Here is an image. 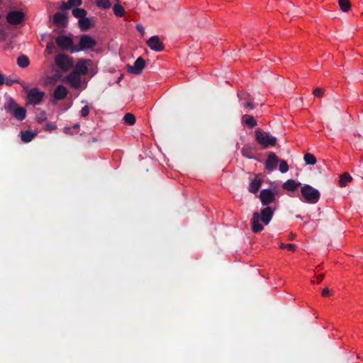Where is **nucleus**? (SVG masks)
<instances>
[{
	"mask_svg": "<svg viewBox=\"0 0 363 363\" xmlns=\"http://www.w3.org/2000/svg\"><path fill=\"white\" fill-rule=\"evenodd\" d=\"M89 113V107L88 106H84L81 110V116L82 117H86Z\"/></svg>",
	"mask_w": 363,
	"mask_h": 363,
	"instance_id": "obj_41",
	"label": "nucleus"
},
{
	"mask_svg": "<svg viewBox=\"0 0 363 363\" xmlns=\"http://www.w3.org/2000/svg\"><path fill=\"white\" fill-rule=\"evenodd\" d=\"M18 82V80L16 79H11L10 78H6L4 79V84H6L7 86H12L13 84Z\"/></svg>",
	"mask_w": 363,
	"mask_h": 363,
	"instance_id": "obj_43",
	"label": "nucleus"
},
{
	"mask_svg": "<svg viewBox=\"0 0 363 363\" xmlns=\"http://www.w3.org/2000/svg\"><path fill=\"white\" fill-rule=\"evenodd\" d=\"M338 4L343 12H348L351 9L350 0H338Z\"/></svg>",
	"mask_w": 363,
	"mask_h": 363,
	"instance_id": "obj_28",
	"label": "nucleus"
},
{
	"mask_svg": "<svg viewBox=\"0 0 363 363\" xmlns=\"http://www.w3.org/2000/svg\"><path fill=\"white\" fill-rule=\"evenodd\" d=\"M35 135L36 134L31 130L21 132V140L26 143L30 142L35 137Z\"/></svg>",
	"mask_w": 363,
	"mask_h": 363,
	"instance_id": "obj_24",
	"label": "nucleus"
},
{
	"mask_svg": "<svg viewBox=\"0 0 363 363\" xmlns=\"http://www.w3.org/2000/svg\"><path fill=\"white\" fill-rule=\"evenodd\" d=\"M55 65L63 72H68L74 65L72 57L65 54H58L55 57Z\"/></svg>",
	"mask_w": 363,
	"mask_h": 363,
	"instance_id": "obj_4",
	"label": "nucleus"
},
{
	"mask_svg": "<svg viewBox=\"0 0 363 363\" xmlns=\"http://www.w3.org/2000/svg\"><path fill=\"white\" fill-rule=\"evenodd\" d=\"M6 20L13 28H18L23 25L25 20V13L22 11H11L7 13Z\"/></svg>",
	"mask_w": 363,
	"mask_h": 363,
	"instance_id": "obj_5",
	"label": "nucleus"
},
{
	"mask_svg": "<svg viewBox=\"0 0 363 363\" xmlns=\"http://www.w3.org/2000/svg\"><path fill=\"white\" fill-rule=\"evenodd\" d=\"M79 28L82 31H87L95 26V22L89 18H84L78 21Z\"/></svg>",
	"mask_w": 363,
	"mask_h": 363,
	"instance_id": "obj_16",
	"label": "nucleus"
},
{
	"mask_svg": "<svg viewBox=\"0 0 363 363\" xmlns=\"http://www.w3.org/2000/svg\"><path fill=\"white\" fill-rule=\"evenodd\" d=\"M136 29L142 34V35L145 34V28L141 24H137Z\"/></svg>",
	"mask_w": 363,
	"mask_h": 363,
	"instance_id": "obj_44",
	"label": "nucleus"
},
{
	"mask_svg": "<svg viewBox=\"0 0 363 363\" xmlns=\"http://www.w3.org/2000/svg\"><path fill=\"white\" fill-rule=\"evenodd\" d=\"M67 83L74 89H79L82 86V79L79 74L72 72L66 77Z\"/></svg>",
	"mask_w": 363,
	"mask_h": 363,
	"instance_id": "obj_11",
	"label": "nucleus"
},
{
	"mask_svg": "<svg viewBox=\"0 0 363 363\" xmlns=\"http://www.w3.org/2000/svg\"><path fill=\"white\" fill-rule=\"evenodd\" d=\"M259 199L263 206H268L275 201V194L271 189H262L259 194Z\"/></svg>",
	"mask_w": 363,
	"mask_h": 363,
	"instance_id": "obj_9",
	"label": "nucleus"
},
{
	"mask_svg": "<svg viewBox=\"0 0 363 363\" xmlns=\"http://www.w3.org/2000/svg\"><path fill=\"white\" fill-rule=\"evenodd\" d=\"M29 59L26 55H21L18 57L17 64L20 67H27L29 65Z\"/></svg>",
	"mask_w": 363,
	"mask_h": 363,
	"instance_id": "obj_26",
	"label": "nucleus"
},
{
	"mask_svg": "<svg viewBox=\"0 0 363 363\" xmlns=\"http://www.w3.org/2000/svg\"><path fill=\"white\" fill-rule=\"evenodd\" d=\"M82 0H68V4L72 7L79 6L82 4Z\"/></svg>",
	"mask_w": 363,
	"mask_h": 363,
	"instance_id": "obj_39",
	"label": "nucleus"
},
{
	"mask_svg": "<svg viewBox=\"0 0 363 363\" xmlns=\"http://www.w3.org/2000/svg\"><path fill=\"white\" fill-rule=\"evenodd\" d=\"M44 96L43 91H40L38 88H32L28 91L27 98L30 104L37 105L42 101Z\"/></svg>",
	"mask_w": 363,
	"mask_h": 363,
	"instance_id": "obj_8",
	"label": "nucleus"
},
{
	"mask_svg": "<svg viewBox=\"0 0 363 363\" xmlns=\"http://www.w3.org/2000/svg\"><path fill=\"white\" fill-rule=\"evenodd\" d=\"M274 213V209L269 206H266L261 209L260 212H254L251 220L252 231L255 233L261 232L264 227L259 223L260 220L264 224L268 225L271 221Z\"/></svg>",
	"mask_w": 363,
	"mask_h": 363,
	"instance_id": "obj_1",
	"label": "nucleus"
},
{
	"mask_svg": "<svg viewBox=\"0 0 363 363\" xmlns=\"http://www.w3.org/2000/svg\"><path fill=\"white\" fill-rule=\"evenodd\" d=\"M60 9L61 10H67V9H71V6H69V4H68V1H67V2L62 1Z\"/></svg>",
	"mask_w": 363,
	"mask_h": 363,
	"instance_id": "obj_42",
	"label": "nucleus"
},
{
	"mask_svg": "<svg viewBox=\"0 0 363 363\" xmlns=\"http://www.w3.org/2000/svg\"><path fill=\"white\" fill-rule=\"evenodd\" d=\"M352 179V177L348 173L345 172L340 176V185L342 187H344L347 184V183L350 182Z\"/></svg>",
	"mask_w": 363,
	"mask_h": 363,
	"instance_id": "obj_29",
	"label": "nucleus"
},
{
	"mask_svg": "<svg viewBox=\"0 0 363 363\" xmlns=\"http://www.w3.org/2000/svg\"><path fill=\"white\" fill-rule=\"evenodd\" d=\"M313 94L316 97H321L323 94V89L319 87H317L313 91Z\"/></svg>",
	"mask_w": 363,
	"mask_h": 363,
	"instance_id": "obj_40",
	"label": "nucleus"
},
{
	"mask_svg": "<svg viewBox=\"0 0 363 363\" xmlns=\"http://www.w3.org/2000/svg\"><path fill=\"white\" fill-rule=\"evenodd\" d=\"M55 48V43L52 41L48 42L46 45L45 52L48 55H51L53 53V50Z\"/></svg>",
	"mask_w": 363,
	"mask_h": 363,
	"instance_id": "obj_35",
	"label": "nucleus"
},
{
	"mask_svg": "<svg viewBox=\"0 0 363 363\" xmlns=\"http://www.w3.org/2000/svg\"><path fill=\"white\" fill-rule=\"evenodd\" d=\"M4 107L7 111L12 113L14 110L18 107V105L16 103L13 98L9 97L6 102L4 104Z\"/></svg>",
	"mask_w": 363,
	"mask_h": 363,
	"instance_id": "obj_20",
	"label": "nucleus"
},
{
	"mask_svg": "<svg viewBox=\"0 0 363 363\" xmlns=\"http://www.w3.org/2000/svg\"><path fill=\"white\" fill-rule=\"evenodd\" d=\"M0 28L3 29V30L6 31L10 33V31L12 28H14L11 24H9L6 20L0 21Z\"/></svg>",
	"mask_w": 363,
	"mask_h": 363,
	"instance_id": "obj_32",
	"label": "nucleus"
},
{
	"mask_svg": "<svg viewBox=\"0 0 363 363\" xmlns=\"http://www.w3.org/2000/svg\"><path fill=\"white\" fill-rule=\"evenodd\" d=\"M4 75L1 73H0V85H3L4 84Z\"/></svg>",
	"mask_w": 363,
	"mask_h": 363,
	"instance_id": "obj_49",
	"label": "nucleus"
},
{
	"mask_svg": "<svg viewBox=\"0 0 363 363\" xmlns=\"http://www.w3.org/2000/svg\"><path fill=\"white\" fill-rule=\"evenodd\" d=\"M294 237H295V235H293V234H291L290 239H291V240H293V239L294 238Z\"/></svg>",
	"mask_w": 363,
	"mask_h": 363,
	"instance_id": "obj_54",
	"label": "nucleus"
},
{
	"mask_svg": "<svg viewBox=\"0 0 363 363\" xmlns=\"http://www.w3.org/2000/svg\"><path fill=\"white\" fill-rule=\"evenodd\" d=\"M255 140L263 148H268L269 146H274L277 143V138L269 134L264 132L261 129L255 130Z\"/></svg>",
	"mask_w": 363,
	"mask_h": 363,
	"instance_id": "obj_2",
	"label": "nucleus"
},
{
	"mask_svg": "<svg viewBox=\"0 0 363 363\" xmlns=\"http://www.w3.org/2000/svg\"><path fill=\"white\" fill-rule=\"evenodd\" d=\"M289 170V165L285 160H280L279 162V171L281 173H285Z\"/></svg>",
	"mask_w": 363,
	"mask_h": 363,
	"instance_id": "obj_34",
	"label": "nucleus"
},
{
	"mask_svg": "<svg viewBox=\"0 0 363 363\" xmlns=\"http://www.w3.org/2000/svg\"><path fill=\"white\" fill-rule=\"evenodd\" d=\"M242 121L247 125L249 128L255 127L257 123L252 116L245 114L242 118Z\"/></svg>",
	"mask_w": 363,
	"mask_h": 363,
	"instance_id": "obj_22",
	"label": "nucleus"
},
{
	"mask_svg": "<svg viewBox=\"0 0 363 363\" xmlns=\"http://www.w3.org/2000/svg\"><path fill=\"white\" fill-rule=\"evenodd\" d=\"M53 23L59 26L65 27L67 21V14L57 12L53 16Z\"/></svg>",
	"mask_w": 363,
	"mask_h": 363,
	"instance_id": "obj_15",
	"label": "nucleus"
},
{
	"mask_svg": "<svg viewBox=\"0 0 363 363\" xmlns=\"http://www.w3.org/2000/svg\"><path fill=\"white\" fill-rule=\"evenodd\" d=\"M323 278H324V275H323V274H320V275L317 277V279H318L317 282H318V283H320V281H323Z\"/></svg>",
	"mask_w": 363,
	"mask_h": 363,
	"instance_id": "obj_51",
	"label": "nucleus"
},
{
	"mask_svg": "<svg viewBox=\"0 0 363 363\" xmlns=\"http://www.w3.org/2000/svg\"><path fill=\"white\" fill-rule=\"evenodd\" d=\"M330 293V291L329 289L326 287V288H324L322 291V296H327Z\"/></svg>",
	"mask_w": 363,
	"mask_h": 363,
	"instance_id": "obj_47",
	"label": "nucleus"
},
{
	"mask_svg": "<svg viewBox=\"0 0 363 363\" xmlns=\"http://www.w3.org/2000/svg\"><path fill=\"white\" fill-rule=\"evenodd\" d=\"M12 114L15 118L21 121L26 118V109L23 107L18 106L16 110H14Z\"/></svg>",
	"mask_w": 363,
	"mask_h": 363,
	"instance_id": "obj_21",
	"label": "nucleus"
},
{
	"mask_svg": "<svg viewBox=\"0 0 363 363\" xmlns=\"http://www.w3.org/2000/svg\"><path fill=\"white\" fill-rule=\"evenodd\" d=\"M279 159L274 152H270L265 163V168L269 171H273L276 169Z\"/></svg>",
	"mask_w": 363,
	"mask_h": 363,
	"instance_id": "obj_14",
	"label": "nucleus"
},
{
	"mask_svg": "<svg viewBox=\"0 0 363 363\" xmlns=\"http://www.w3.org/2000/svg\"><path fill=\"white\" fill-rule=\"evenodd\" d=\"M256 151V148L250 144H245L241 150L242 155L248 158L252 159L255 157V152Z\"/></svg>",
	"mask_w": 363,
	"mask_h": 363,
	"instance_id": "obj_18",
	"label": "nucleus"
},
{
	"mask_svg": "<svg viewBox=\"0 0 363 363\" xmlns=\"http://www.w3.org/2000/svg\"><path fill=\"white\" fill-rule=\"evenodd\" d=\"M301 193L306 203H316L320 199L319 191L308 184H305L301 187Z\"/></svg>",
	"mask_w": 363,
	"mask_h": 363,
	"instance_id": "obj_3",
	"label": "nucleus"
},
{
	"mask_svg": "<svg viewBox=\"0 0 363 363\" xmlns=\"http://www.w3.org/2000/svg\"><path fill=\"white\" fill-rule=\"evenodd\" d=\"M238 96L239 98L240 101L242 102V101H250V95L245 92L240 91L238 94Z\"/></svg>",
	"mask_w": 363,
	"mask_h": 363,
	"instance_id": "obj_36",
	"label": "nucleus"
},
{
	"mask_svg": "<svg viewBox=\"0 0 363 363\" xmlns=\"http://www.w3.org/2000/svg\"><path fill=\"white\" fill-rule=\"evenodd\" d=\"M96 5L100 8L107 9L110 8L111 3L109 0H96Z\"/></svg>",
	"mask_w": 363,
	"mask_h": 363,
	"instance_id": "obj_33",
	"label": "nucleus"
},
{
	"mask_svg": "<svg viewBox=\"0 0 363 363\" xmlns=\"http://www.w3.org/2000/svg\"><path fill=\"white\" fill-rule=\"evenodd\" d=\"M64 131H65V133H66L67 134H72V132L71 130V128H69V127H65L64 128Z\"/></svg>",
	"mask_w": 363,
	"mask_h": 363,
	"instance_id": "obj_50",
	"label": "nucleus"
},
{
	"mask_svg": "<svg viewBox=\"0 0 363 363\" xmlns=\"http://www.w3.org/2000/svg\"><path fill=\"white\" fill-rule=\"evenodd\" d=\"M79 127H80L79 124V123H76V124H74V125H73V127H72V128H73L74 129H79Z\"/></svg>",
	"mask_w": 363,
	"mask_h": 363,
	"instance_id": "obj_52",
	"label": "nucleus"
},
{
	"mask_svg": "<svg viewBox=\"0 0 363 363\" xmlns=\"http://www.w3.org/2000/svg\"><path fill=\"white\" fill-rule=\"evenodd\" d=\"M123 121L124 123L129 125H133L136 121L135 116L131 113H125L123 118Z\"/></svg>",
	"mask_w": 363,
	"mask_h": 363,
	"instance_id": "obj_27",
	"label": "nucleus"
},
{
	"mask_svg": "<svg viewBox=\"0 0 363 363\" xmlns=\"http://www.w3.org/2000/svg\"><path fill=\"white\" fill-rule=\"evenodd\" d=\"M72 15L79 19H82L86 17L87 12L84 9L74 8L72 9Z\"/></svg>",
	"mask_w": 363,
	"mask_h": 363,
	"instance_id": "obj_25",
	"label": "nucleus"
},
{
	"mask_svg": "<svg viewBox=\"0 0 363 363\" xmlns=\"http://www.w3.org/2000/svg\"><path fill=\"white\" fill-rule=\"evenodd\" d=\"M148 47L154 51L161 52L164 50V46L160 41L157 35H153L149 38L147 41Z\"/></svg>",
	"mask_w": 363,
	"mask_h": 363,
	"instance_id": "obj_12",
	"label": "nucleus"
},
{
	"mask_svg": "<svg viewBox=\"0 0 363 363\" xmlns=\"http://www.w3.org/2000/svg\"><path fill=\"white\" fill-rule=\"evenodd\" d=\"M46 129L49 130H53L56 129V125L52 123H48L46 125Z\"/></svg>",
	"mask_w": 363,
	"mask_h": 363,
	"instance_id": "obj_45",
	"label": "nucleus"
},
{
	"mask_svg": "<svg viewBox=\"0 0 363 363\" xmlns=\"http://www.w3.org/2000/svg\"><path fill=\"white\" fill-rule=\"evenodd\" d=\"M45 119V113L44 111H43L40 113V116L38 118V122H40V120L43 121Z\"/></svg>",
	"mask_w": 363,
	"mask_h": 363,
	"instance_id": "obj_48",
	"label": "nucleus"
},
{
	"mask_svg": "<svg viewBox=\"0 0 363 363\" xmlns=\"http://www.w3.org/2000/svg\"><path fill=\"white\" fill-rule=\"evenodd\" d=\"M241 105L246 109H254L255 106L250 101L241 102Z\"/></svg>",
	"mask_w": 363,
	"mask_h": 363,
	"instance_id": "obj_37",
	"label": "nucleus"
},
{
	"mask_svg": "<svg viewBox=\"0 0 363 363\" xmlns=\"http://www.w3.org/2000/svg\"><path fill=\"white\" fill-rule=\"evenodd\" d=\"M286 248L291 251H294L296 248V246L294 244H286Z\"/></svg>",
	"mask_w": 363,
	"mask_h": 363,
	"instance_id": "obj_46",
	"label": "nucleus"
},
{
	"mask_svg": "<svg viewBox=\"0 0 363 363\" xmlns=\"http://www.w3.org/2000/svg\"><path fill=\"white\" fill-rule=\"evenodd\" d=\"M55 43L57 46L62 50H70L72 52V49H75L73 46V40L70 37L60 35L55 39Z\"/></svg>",
	"mask_w": 363,
	"mask_h": 363,
	"instance_id": "obj_7",
	"label": "nucleus"
},
{
	"mask_svg": "<svg viewBox=\"0 0 363 363\" xmlns=\"http://www.w3.org/2000/svg\"><path fill=\"white\" fill-rule=\"evenodd\" d=\"M91 61L89 60H80L79 61L75 67L73 72H76V74H79V76L81 74L85 75L88 73V67L86 65V62H90Z\"/></svg>",
	"mask_w": 363,
	"mask_h": 363,
	"instance_id": "obj_13",
	"label": "nucleus"
},
{
	"mask_svg": "<svg viewBox=\"0 0 363 363\" xmlns=\"http://www.w3.org/2000/svg\"><path fill=\"white\" fill-rule=\"evenodd\" d=\"M145 66V61L142 57L137 58L133 66H128V72L134 74H141Z\"/></svg>",
	"mask_w": 363,
	"mask_h": 363,
	"instance_id": "obj_10",
	"label": "nucleus"
},
{
	"mask_svg": "<svg viewBox=\"0 0 363 363\" xmlns=\"http://www.w3.org/2000/svg\"><path fill=\"white\" fill-rule=\"evenodd\" d=\"M114 14L118 17H123L125 14L123 7L120 4H115L113 8Z\"/></svg>",
	"mask_w": 363,
	"mask_h": 363,
	"instance_id": "obj_31",
	"label": "nucleus"
},
{
	"mask_svg": "<svg viewBox=\"0 0 363 363\" xmlns=\"http://www.w3.org/2000/svg\"><path fill=\"white\" fill-rule=\"evenodd\" d=\"M300 185V182H296L294 179H289L283 184L282 187L285 190L293 191H295Z\"/></svg>",
	"mask_w": 363,
	"mask_h": 363,
	"instance_id": "obj_19",
	"label": "nucleus"
},
{
	"mask_svg": "<svg viewBox=\"0 0 363 363\" xmlns=\"http://www.w3.org/2000/svg\"><path fill=\"white\" fill-rule=\"evenodd\" d=\"M303 160L307 164L313 165L316 163V158L311 153L305 154L303 156Z\"/></svg>",
	"mask_w": 363,
	"mask_h": 363,
	"instance_id": "obj_30",
	"label": "nucleus"
},
{
	"mask_svg": "<svg viewBox=\"0 0 363 363\" xmlns=\"http://www.w3.org/2000/svg\"><path fill=\"white\" fill-rule=\"evenodd\" d=\"M286 244L281 243V244H280V248H281V249L286 248Z\"/></svg>",
	"mask_w": 363,
	"mask_h": 363,
	"instance_id": "obj_53",
	"label": "nucleus"
},
{
	"mask_svg": "<svg viewBox=\"0 0 363 363\" xmlns=\"http://www.w3.org/2000/svg\"><path fill=\"white\" fill-rule=\"evenodd\" d=\"M67 89L63 85H58L53 92V96L57 100H62L67 95Z\"/></svg>",
	"mask_w": 363,
	"mask_h": 363,
	"instance_id": "obj_17",
	"label": "nucleus"
},
{
	"mask_svg": "<svg viewBox=\"0 0 363 363\" xmlns=\"http://www.w3.org/2000/svg\"><path fill=\"white\" fill-rule=\"evenodd\" d=\"M9 37V33L0 28V42H4Z\"/></svg>",
	"mask_w": 363,
	"mask_h": 363,
	"instance_id": "obj_38",
	"label": "nucleus"
},
{
	"mask_svg": "<svg viewBox=\"0 0 363 363\" xmlns=\"http://www.w3.org/2000/svg\"><path fill=\"white\" fill-rule=\"evenodd\" d=\"M261 185H262V180L255 179L252 180V182H250L248 190L250 192H251L252 194H256L260 189Z\"/></svg>",
	"mask_w": 363,
	"mask_h": 363,
	"instance_id": "obj_23",
	"label": "nucleus"
},
{
	"mask_svg": "<svg viewBox=\"0 0 363 363\" xmlns=\"http://www.w3.org/2000/svg\"><path fill=\"white\" fill-rule=\"evenodd\" d=\"M96 41L89 35H82L79 38V48L72 49V52H76L87 49H92L96 45Z\"/></svg>",
	"mask_w": 363,
	"mask_h": 363,
	"instance_id": "obj_6",
	"label": "nucleus"
}]
</instances>
